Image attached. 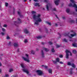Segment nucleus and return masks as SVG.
<instances>
[{"instance_id": "28", "label": "nucleus", "mask_w": 77, "mask_h": 77, "mask_svg": "<svg viewBox=\"0 0 77 77\" xmlns=\"http://www.w3.org/2000/svg\"><path fill=\"white\" fill-rule=\"evenodd\" d=\"M5 6L6 7H7L8 6V5H9V4H8V3L7 2H5Z\"/></svg>"}, {"instance_id": "35", "label": "nucleus", "mask_w": 77, "mask_h": 77, "mask_svg": "<svg viewBox=\"0 0 77 77\" xmlns=\"http://www.w3.org/2000/svg\"><path fill=\"white\" fill-rule=\"evenodd\" d=\"M49 44L50 45H52V44H53V43L50 42H49Z\"/></svg>"}, {"instance_id": "23", "label": "nucleus", "mask_w": 77, "mask_h": 77, "mask_svg": "<svg viewBox=\"0 0 77 77\" xmlns=\"http://www.w3.org/2000/svg\"><path fill=\"white\" fill-rule=\"evenodd\" d=\"M66 12L67 13H69V8H67L66 10Z\"/></svg>"}, {"instance_id": "13", "label": "nucleus", "mask_w": 77, "mask_h": 77, "mask_svg": "<svg viewBox=\"0 0 77 77\" xmlns=\"http://www.w3.org/2000/svg\"><path fill=\"white\" fill-rule=\"evenodd\" d=\"M72 70H73V68H71L70 69V74H72Z\"/></svg>"}, {"instance_id": "60", "label": "nucleus", "mask_w": 77, "mask_h": 77, "mask_svg": "<svg viewBox=\"0 0 77 77\" xmlns=\"http://www.w3.org/2000/svg\"><path fill=\"white\" fill-rule=\"evenodd\" d=\"M17 52H19V51H20V50H19V49H18L17 50Z\"/></svg>"}, {"instance_id": "5", "label": "nucleus", "mask_w": 77, "mask_h": 77, "mask_svg": "<svg viewBox=\"0 0 77 77\" xmlns=\"http://www.w3.org/2000/svg\"><path fill=\"white\" fill-rule=\"evenodd\" d=\"M67 65H68L72 66V67L74 68H75V65L74 63L71 64V63L70 62H69L67 63Z\"/></svg>"}, {"instance_id": "38", "label": "nucleus", "mask_w": 77, "mask_h": 77, "mask_svg": "<svg viewBox=\"0 0 77 77\" xmlns=\"http://www.w3.org/2000/svg\"><path fill=\"white\" fill-rule=\"evenodd\" d=\"M2 30L3 32H5V29L2 28Z\"/></svg>"}, {"instance_id": "24", "label": "nucleus", "mask_w": 77, "mask_h": 77, "mask_svg": "<svg viewBox=\"0 0 77 77\" xmlns=\"http://www.w3.org/2000/svg\"><path fill=\"white\" fill-rule=\"evenodd\" d=\"M46 9L47 11H49V7H48V5H46Z\"/></svg>"}, {"instance_id": "9", "label": "nucleus", "mask_w": 77, "mask_h": 77, "mask_svg": "<svg viewBox=\"0 0 77 77\" xmlns=\"http://www.w3.org/2000/svg\"><path fill=\"white\" fill-rule=\"evenodd\" d=\"M23 59L25 60V61H26L27 62H30V60H29L27 59V58H24V57H23Z\"/></svg>"}, {"instance_id": "48", "label": "nucleus", "mask_w": 77, "mask_h": 77, "mask_svg": "<svg viewBox=\"0 0 77 77\" xmlns=\"http://www.w3.org/2000/svg\"><path fill=\"white\" fill-rule=\"evenodd\" d=\"M5 77H9V75L8 74H6L5 75Z\"/></svg>"}, {"instance_id": "19", "label": "nucleus", "mask_w": 77, "mask_h": 77, "mask_svg": "<svg viewBox=\"0 0 77 77\" xmlns=\"http://www.w3.org/2000/svg\"><path fill=\"white\" fill-rule=\"evenodd\" d=\"M21 67L22 68H25V66H24V64L23 63L21 64Z\"/></svg>"}, {"instance_id": "62", "label": "nucleus", "mask_w": 77, "mask_h": 77, "mask_svg": "<svg viewBox=\"0 0 77 77\" xmlns=\"http://www.w3.org/2000/svg\"><path fill=\"white\" fill-rule=\"evenodd\" d=\"M24 2H26V1H27V0H23Z\"/></svg>"}, {"instance_id": "43", "label": "nucleus", "mask_w": 77, "mask_h": 77, "mask_svg": "<svg viewBox=\"0 0 77 77\" xmlns=\"http://www.w3.org/2000/svg\"><path fill=\"white\" fill-rule=\"evenodd\" d=\"M48 67L46 66H44V68H47Z\"/></svg>"}, {"instance_id": "59", "label": "nucleus", "mask_w": 77, "mask_h": 77, "mask_svg": "<svg viewBox=\"0 0 77 77\" xmlns=\"http://www.w3.org/2000/svg\"><path fill=\"white\" fill-rule=\"evenodd\" d=\"M34 2H38V0H33Z\"/></svg>"}, {"instance_id": "17", "label": "nucleus", "mask_w": 77, "mask_h": 77, "mask_svg": "<svg viewBox=\"0 0 77 77\" xmlns=\"http://www.w3.org/2000/svg\"><path fill=\"white\" fill-rule=\"evenodd\" d=\"M43 50H44L46 52H47V51H48L49 50H48V49L47 48H43Z\"/></svg>"}, {"instance_id": "61", "label": "nucleus", "mask_w": 77, "mask_h": 77, "mask_svg": "<svg viewBox=\"0 0 77 77\" xmlns=\"http://www.w3.org/2000/svg\"><path fill=\"white\" fill-rule=\"evenodd\" d=\"M36 51H38V50H39V49H38V48H36Z\"/></svg>"}, {"instance_id": "22", "label": "nucleus", "mask_w": 77, "mask_h": 77, "mask_svg": "<svg viewBox=\"0 0 77 77\" xmlns=\"http://www.w3.org/2000/svg\"><path fill=\"white\" fill-rule=\"evenodd\" d=\"M32 14H36V12L34 11H32L31 12Z\"/></svg>"}, {"instance_id": "42", "label": "nucleus", "mask_w": 77, "mask_h": 77, "mask_svg": "<svg viewBox=\"0 0 77 77\" xmlns=\"http://www.w3.org/2000/svg\"><path fill=\"white\" fill-rule=\"evenodd\" d=\"M1 34L2 35H5V33L4 32H1Z\"/></svg>"}, {"instance_id": "58", "label": "nucleus", "mask_w": 77, "mask_h": 77, "mask_svg": "<svg viewBox=\"0 0 77 77\" xmlns=\"http://www.w3.org/2000/svg\"><path fill=\"white\" fill-rule=\"evenodd\" d=\"M11 42H9V43L8 44V45H11Z\"/></svg>"}, {"instance_id": "34", "label": "nucleus", "mask_w": 77, "mask_h": 77, "mask_svg": "<svg viewBox=\"0 0 77 77\" xmlns=\"http://www.w3.org/2000/svg\"><path fill=\"white\" fill-rule=\"evenodd\" d=\"M12 71H13V69H10L9 72H11Z\"/></svg>"}, {"instance_id": "7", "label": "nucleus", "mask_w": 77, "mask_h": 77, "mask_svg": "<svg viewBox=\"0 0 77 77\" xmlns=\"http://www.w3.org/2000/svg\"><path fill=\"white\" fill-rule=\"evenodd\" d=\"M60 0H57L55 1L54 2V3L57 6L59 5V3Z\"/></svg>"}, {"instance_id": "14", "label": "nucleus", "mask_w": 77, "mask_h": 77, "mask_svg": "<svg viewBox=\"0 0 77 77\" xmlns=\"http://www.w3.org/2000/svg\"><path fill=\"white\" fill-rule=\"evenodd\" d=\"M42 54V57H44V52L43 51V50H42L41 51Z\"/></svg>"}, {"instance_id": "49", "label": "nucleus", "mask_w": 77, "mask_h": 77, "mask_svg": "<svg viewBox=\"0 0 77 77\" xmlns=\"http://www.w3.org/2000/svg\"><path fill=\"white\" fill-rule=\"evenodd\" d=\"M26 56L27 57H29V55L28 54H26Z\"/></svg>"}, {"instance_id": "4", "label": "nucleus", "mask_w": 77, "mask_h": 77, "mask_svg": "<svg viewBox=\"0 0 77 77\" xmlns=\"http://www.w3.org/2000/svg\"><path fill=\"white\" fill-rule=\"evenodd\" d=\"M36 72L38 75H41L43 74V72L41 70H38L36 71Z\"/></svg>"}, {"instance_id": "40", "label": "nucleus", "mask_w": 77, "mask_h": 77, "mask_svg": "<svg viewBox=\"0 0 77 77\" xmlns=\"http://www.w3.org/2000/svg\"><path fill=\"white\" fill-rule=\"evenodd\" d=\"M69 52H68V53H69L70 54V56H72V54L71 53V52L69 51Z\"/></svg>"}, {"instance_id": "25", "label": "nucleus", "mask_w": 77, "mask_h": 77, "mask_svg": "<svg viewBox=\"0 0 77 77\" xmlns=\"http://www.w3.org/2000/svg\"><path fill=\"white\" fill-rule=\"evenodd\" d=\"M72 51L73 53H74V54H76V53H77V51L75 50H73Z\"/></svg>"}, {"instance_id": "18", "label": "nucleus", "mask_w": 77, "mask_h": 77, "mask_svg": "<svg viewBox=\"0 0 77 77\" xmlns=\"http://www.w3.org/2000/svg\"><path fill=\"white\" fill-rule=\"evenodd\" d=\"M72 45L74 47H77V45L76 43H74L72 44Z\"/></svg>"}, {"instance_id": "53", "label": "nucleus", "mask_w": 77, "mask_h": 77, "mask_svg": "<svg viewBox=\"0 0 77 77\" xmlns=\"http://www.w3.org/2000/svg\"><path fill=\"white\" fill-rule=\"evenodd\" d=\"M70 32H71V33H74V31L73 30H71Z\"/></svg>"}, {"instance_id": "30", "label": "nucleus", "mask_w": 77, "mask_h": 77, "mask_svg": "<svg viewBox=\"0 0 77 77\" xmlns=\"http://www.w3.org/2000/svg\"><path fill=\"white\" fill-rule=\"evenodd\" d=\"M63 41H64L66 42H68V40H66V39H64Z\"/></svg>"}, {"instance_id": "29", "label": "nucleus", "mask_w": 77, "mask_h": 77, "mask_svg": "<svg viewBox=\"0 0 77 77\" xmlns=\"http://www.w3.org/2000/svg\"><path fill=\"white\" fill-rule=\"evenodd\" d=\"M18 15H19L20 17H21V12H20L19 11H18Z\"/></svg>"}, {"instance_id": "16", "label": "nucleus", "mask_w": 77, "mask_h": 77, "mask_svg": "<svg viewBox=\"0 0 77 77\" xmlns=\"http://www.w3.org/2000/svg\"><path fill=\"white\" fill-rule=\"evenodd\" d=\"M39 5V3H36L34 5L35 6H38V7H40V5Z\"/></svg>"}, {"instance_id": "27", "label": "nucleus", "mask_w": 77, "mask_h": 77, "mask_svg": "<svg viewBox=\"0 0 77 77\" xmlns=\"http://www.w3.org/2000/svg\"><path fill=\"white\" fill-rule=\"evenodd\" d=\"M70 22L71 23H74V22H75V21H74V20H70Z\"/></svg>"}, {"instance_id": "41", "label": "nucleus", "mask_w": 77, "mask_h": 77, "mask_svg": "<svg viewBox=\"0 0 77 77\" xmlns=\"http://www.w3.org/2000/svg\"><path fill=\"white\" fill-rule=\"evenodd\" d=\"M57 48H59V47H60V45H56Z\"/></svg>"}, {"instance_id": "63", "label": "nucleus", "mask_w": 77, "mask_h": 77, "mask_svg": "<svg viewBox=\"0 0 77 77\" xmlns=\"http://www.w3.org/2000/svg\"><path fill=\"white\" fill-rule=\"evenodd\" d=\"M2 72V69H0V72Z\"/></svg>"}, {"instance_id": "21", "label": "nucleus", "mask_w": 77, "mask_h": 77, "mask_svg": "<svg viewBox=\"0 0 77 77\" xmlns=\"http://www.w3.org/2000/svg\"><path fill=\"white\" fill-rule=\"evenodd\" d=\"M71 36L72 37H73L75 36H76V34L75 33H74V34H71Z\"/></svg>"}, {"instance_id": "51", "label": "nucleus", "mask_w": 77, "mask_h": 77, "mask_svg": "<svg viewBox=\"0 0 77 77\" xmlns=\"http://www.w3.org/2000/svg\"><path fill=\"white\" fill-rule=\"evenodd\" d=\"M62 18L63 20H65V17H62Z\"/></svg>"}, {"instance_id": "26", "label": "nucleus", "mask_w": 77, "mask_h": 77, "mask_svg": "<svg viewBox=\"0 0 77 77\" xmlns=\"http://www.w3.org/2000/svg\"><path fill=\"white\" fill-rule=\"evenodd\" d=\"M51 51L52 53H54V52H55V50H54V48H52Z\"/></svg>"}, {"instance_id": "36", "label": "nucleus", "mask_w": 77, "mask_h": 77, "mask_svg": "<svg viewBox=\"0 0 77 77\" xmlns=\"http://www.w3.org/2000/svg\"><path fill=\"white\" fill-rule=\"evenodd\" d=\"M60 64H64V63L62 61H60L59 62Z\"/></svg>"}, {"instance_id": "45", "label": "nucleus", "mask_w": 77, "mask_h": 77, "mask_svg": "<svg viewBox=\"0 0 77 77\" xmlns=\"http://www.w3.org/2000/svg\"><path fill=\"white\" fill-rule=\"evenodd\" d=\"M4 27H7V25H6V24H4Z\"/></svg>"}, {"instance_id": "47", "label": "nucleus", "mask_w": 77, "mask_h": 77, "mask_svg": "<svg viewBox=\"0 0 77 77\" xmlns=\"http://www.w3.org/2000/svg\"><path fill=\"white\" fill-rule=\"evenodd\" d=\"M7 39H10V37H9L8 36L7 37Z\"/></svg>"}, {"instance_id": "55", "label": "nucleus", "mask_w": 77, "mask_h": 77, "mask_svg": "<svg viewBox=\"0 0 77 77\" xmlns=\"http://www.w3.org/2000/svg\"><path fill=\"white\" fill-rule=\"evenodd\" d=\"M58 35H59V36H61V35L60 34V33H58Z\"/></svg>"}, {"instance_id": "39", "label": "nucleus", "mask_w": 77, "mask_h": 77, "mask_svg": "<svg viewBox=\"0 0 77 77\" xmlns=\"http://www.w3.org/2000/svg\"><path fill=\"white\" fill-rule=\"evenodd\" d=\"M44 2L47 3L48 2L47 1V0H44Z\"/></svg>"}, {"instance_id": "8", "label": "nucleus", "mask_w": 77, "mask_h": 77, "mask_svg": "<svg viewBox=\"0 0 77 77\" xmlns=\"http://www.w3.org/2000/svg\"><path fill=\"white\" fill-rule=\"evenodd\" d=\"M18 20L19 21V23H18V21H14V23H15V25H16V24H15V23H21V19H20V18H18Z\"/></svg>"}, {"instance_id": "6", "label": "nucleus", "mask_w": 77, "mask_h": 77, "mask_svg": "<svg viewBox=\"0 0 77 77\" xmlns=\"http://www.w3.org/2000/svg\"><path fill=\"white\" fill-rule=\"evenodd\" d=\"M68 52H69V51L66 49V59H69V54H68Z\"/></svg>"}, {"instance_id": "57", "label": "nucleus", "mask_w": 77, "mask_h": 77, "mask_svg": "<svg viewBox=\"0 0 77 77\" xmlns=\"http://www.w3.org/2000/svg\"><path fill=\"white\" fill-rule=\"evenodd\" d=\"M44 65H42L41 66H42V67H43V68H44Z\"/></svg>"}, {"instance_id": "46", "label": "nucleus", "mask_w": 77, "mask_h": 77, "mask_svg": "<svg viewBox=\"0 0 77 77\" xmlns=\"http://www.w3.org/2000/svg\"><path fill=\"white\" fill-rule=\"evenodd\" d=\"M27 42V40L26 39H25L24 42L26 43V42Z\"/></svg>"}, {"instance_id": "11", "label": "nucleus", "mask_w": 77, "mask_h": 77, "mask_svg": "<svg viewBox=\"0 0 77 77\" xmlns=\"http://www.w3.org/2000/svg\"><path fill=\"white\" fill-rule=\"evenodd\" d=\"M22 70L23 71V72H26V73L28 74L29 73V71H28L26 69H23Z\"/></svg>"}, {"instance_id": "33", "label": "nucleus", "mask_w": 77, "mask_h": 77, "mask_svg": "<svg viewBox=\"0 0 77 77\" xmlns=\"http://www.w3.org/2000/svg\"><path fill=\"white\" fill-rule=\"evenodd\" d=\"M31 53L32 54H35V53H34V52L33 50L31 51Z\"/></svg>"}, {"instance_id": "56", "label": "nucleus", "mask_w": 77, "mask_h": 77, "mask_svg": "<svg viewBox=\"0 0 77 77\" xmlns=\"http://www.w3.org/2000/svg\"><path fill=\"white\" fill-rule=\"evenodd\" d=\"M55 25L57 26H58L57 24V23H55Z\"/></svg>"}, {"instance_id": "2", "label": "nucleus", "mask_w": 77, "mask_h": 77, "mask_svg": "<svg viewBox=\"0 0 77 77\" xmlns=\"http://www.w3.org/2000/svg\"><path fill=\"white\" fill-rule=\"evenodd\" d=\"M70 1L72 3H73L74 5H72V4L70 3L69 5L68 6L70 7H74L75 8H76L75 11L77 12V5L75 4V1H74V0H70Z\"/></svg>"}, {"instance_id": "15", "label": "nucleus", "mask_w": 77, "mask_h": 77, "mask_svg": "<svg viewBox=\"0 0 77 77\" xmlns=\"http://www.w3.org/2000/svg\"><path fill=\"white\" fill-rule=\"evenodd\" d=\"M49 73L50 74H52V69H49L48 70Z\"/></svg>"}, {"instance_id": "37", "label": "nucleus", "mask_w": 77, "mask_h": 77, "mask_svg": "<svg viewBox=\"0 0 77 77\" xmlns=\"http://www.w3.org/2000/svg\"><path fill=\"white\" fill-rule=\"evenodd\" d=\"M77 15V13H75V12H73V15Z\"/></svg>"}, {"instance_id": "54", "label": "nucleus", "mask_w": 77, "mask_h": 77, "mask_svg": "<svg viewBox=\"0 0 77 77\" xmlns=\"http://www.w3.org/2000/svg\"><path fill=\"white\" fill-rule=\"evenodd\" d=\"M42 45H44V44H45V43L44 42H42Z\"/></svg>"}, {"instance_id": "1", "label": "nucleus", "mask_w": 77, "mask_h": 77, "mask_svg": "<svg viewBox=\"0 0 77 77\" xmlns=\"http://www.w3.org/2000/svg\"><path fill=\"white\" fill-rule=\"evenodd\" d=\"M41 17V14H38V15L37 16H36V15L35 14L33 16V18L34 19V20H35L36 22H35L34 24L35 25H37V26L38 25H39V23H40V22H42V20H41V19L40 18V17Z\"/></svg>"}, {"instance_id": "52", "label": "nucleus", "mask_w": 77, "mask_h": 77, "mask_svg": "<svg viewBox=\"0 0 77 77\" xmlns=\"http://www.w3.org/2000/svg\"><path fill=\"white\" fill-rule=\"evenodd\" d=\"M11 77H17L16 75H13L11 76Z\"/></svg>"}, {"instance_id": "31", "label": "nucleus", "mask_w": 77, "mask_h": 77, "mask_svg": "<svg viewBox=\"0 0 77 77\" xmlns=\"http://www.w3.org/2000/svg\"><path fill=\"white\" fill-rule=\"evenodd\" d=\"M42 38V36H38L37 37V39H40Z\"/></svg>"}, {"instance_id": "64", "label": "nucleus", "mask_w": 77, "mask_h": 77, "mask_svg": "<svg viewBox=\"0 0 77 77\" xmlns=\"http://www.w3.org/2000/svg\"><path fill=\"white\" fill-rule=\"evenodd\" d=\"M2 66V63H1L0 62V66Z\"/></svg>"}, {"instance_id": "50", "label": "nucleus", "mask_w": 77, "mask_h": 77, "mask_svg": "<svg viewBox=\"0 0 77 77\" xmlns=\"http://www.w3.org/2000/svg\"><path fill=\"white\" fill-rule=\"evenodd\" d=\"M53 11H56V9L55 8H54L53 9Z\"/></svg>"}, {"instance_id": "10", "label": "nucleus", "mask_w": 77, "mask_h": 77, "mask_svg": "<svg viewBox=\"0 0 77 77\" xmlns=\"http://www.w3.org/2000/svg\"><path fill=\"white\" fill-rule=\"evenodd\" d=\"M24 32L26 34H27V33H29V31H28L27 29H24Z\"/></svg>"}, {"instance_id": "3", "label": "nucleus", "mask_w": 77, "mask_h": 77, "mask_svg": "<svg viewBox=\"0 0 77 77\" xmlns=\"http://www.w3.org/2000/svg\"><path fill=\"white\" fill-rule=\"evenodd\" d=\"M56 60H52V61L54 64L56 65L57 62H59L60 61V59L59 58H57L56 59Z\"/></svg>"}, {"instance_id": "44", "label": "nucleus", "mask_w": 77, "mask_h": 77, "mask_svg": "<svg viewBox=\"0 0 77 77\" xmlns=\"http://www.w3.org/2000/svg\"><path fill=\"white\" fill-rule=\"evenodd\" d=\"M64 35L65 36H68V34L66 33H65Z\"/></svg>"}, {"instance_id": "20", "label": "nucleus", "mask_w": 77, "mask_h": 77, "mask_svg": "<svg viewBox=\"0 0 77 77\" xmlns=\"http://www.w3.org/2000/svg\"><path fill=\"white\" fill-rule=\"evenodd\" d=\"M46 23H47L48 24V25H49L50 26H51V22H49L48 21H46Z\"/></svg>"}, {"instance_id": "12", "label": "nucleus", "mask_w": 77, "mask_h": 77, "mask_svg": "<svg viewBox=\"0 0 77 77\" xmlns=\"http://www.w3.org/2000/svg\"><path fill=\"white\" fill-rule=\"evenodd\" d=\"M14 46L15 47H18V43H14Z\"/></svg>"}, {"instance_id": "32", "label": "nucleus", "mask_w": 77, "mask_h": 77, "mask_svg": "<svg viewBox=\"0 0 77 77\" xmlns=\"http://www.w3.org/2000/svg\"><path fill=\"white\" fill-rule=\"evenodd\" d=\"M63 55H59V57L62 58V57H63Z\"/></svg>"}]
</instances>
